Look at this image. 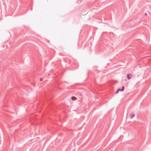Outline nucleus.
<instances>
[{
  "mask_svg": "<svg viewBox=\"0 0 151 151\" xmlns=\"http://www.w3.org/2000/svg\"><path fill=\"white\" fill-rule=\"evenodd\" d=\"M135 116V114L133 113L130 114V117L131 119L133 118Z\"/></svg>",
  "mask_w": 151,
  "mask_h": 151,
  "instance_id": "nucleus-1",
  "label": "nucleus"
},
{
  "mask_svg": "<svg viewBox=\"0 0 151 151\" xmlns=\"http://www.w3.org/2000/svg\"><path fill=\"white\" fill-rule=\"evenodd\" d=\"M77 99V98L76 97L74 96H73L71 97V99L72 100H76Z\"/></svg>",
  "mask_w": 151,
  "mask_h": 151,
  "instance_id": "nucleus-4",
  "label": "nucleus"
},
{
  "mask_svg": "<svg viewBox=\"0 0 151 151\" xmlns=\"http://www.w3.org/2000/svg\"><path fill=\"white\" fill-rule=\"evenodd\" d=\"M145 16H146L147 15V14L146 13H145Z\"/></svg>",
  "mask_w": 151,
  "mask_h": 151,
  "instance_id": "nucleus-7",
  "label": "nucleus"
},
{
  "mask_svg": "<svg viewBox=\"0 0 151 151\" xmlns=\"http://www.w3.org/2000/svg\"><path fill=\"white\" fill-rule=\"evenodd\" d=\"M129 76H131V74H127V78L129 80L131 78V77H130Z\"/></svg>",
  "mask_w": 151,
  "mask_h": 151,
  "instance_id": "nucleus-3",
  "label": "nucleus"
},
{
  "mask_svg": "<svg viewBox=\"0 0 151 151\" xmlns=\"http://www.w3.org/2000/svg\"><path fill=\"white\" fill-rule=\"evenodd\" d=\"M42 79H42V78H40V81H42Z\"/></svg>",
  "mask_w": 151,
  "mask_h": 151,
  "instance_id": "nucleus-6",
  "label": "nucleus"
},
{
  "mask_svg": "<svg viewBox=\"0 0 151 151\" xmlns=\"http://www.w3.org/2000/svg\"><path fill=\"white\" fill-rule=\"evenodd\" d=\"M124 86H123L122 87V88H118V91H124Z\"/></svg>",
  "mask_w": 151,
  "mask_h": 151,
  "instance_id": "nucleus-2",
  "label": "nucleus"
},
{
  "mask_svg": "<svg viewBox=\"0 0 151 151\" xmlns=\"http://www.w3.org/2000/svg\"><path fill=\"white\" fill-rule=\"evenodd\" d=\"M119 91H118V90L117 89V91L115 92V93H116V94L117 93L119 92Z\"/></svg>",
  "mask_w": 151,
  "mask_h": 151,
  "instance_id": "nucleus-5",
  "label": "nucleus"
}]
</instances>
